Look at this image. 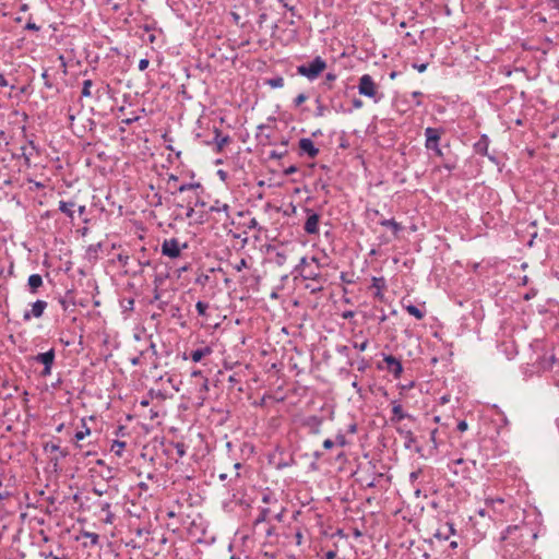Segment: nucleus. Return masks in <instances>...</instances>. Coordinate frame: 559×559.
Returning <instances> with one entry per match:
<instances>
[{
	"instance_id": "nucleus-42",
	"label": "nucleus",
	"mask_w": 559,
	"mask_h": 559,
	"mask_svg": "<svg viewBox=\"0 0 559 559\" xmlns=\"http://www.w3.org/2000/svg\"><path fill=\"white\" fill-rule=\"evenodd\" d=\"M83 536L91 540L92 545H97L99 543V535L92 532H84Z\"/></svg>"
},
{
	"instance_id": "nucleus-16",
	"label": "nucleus",
	"mask_w": 559,
	"mask_h": 559,
	"mask_svg": "<svg viewBox=\"0 0 559 559\" xmlns=\"http://www.w3.org/2000/svg\"><path fill=\"white\" fill-rule=\"evenodd\" d=\"M300 275L302 276V278L316 282L318 284H323L326 281L325 277L320 272H316L310 267H304L300 271Z\"/></svg>"
},
{
	"instance_id": "nucleus-19",
	"label": "nucleus",
	"mask_w": 559,
	"mask_h": 559,
	"mask_svg": "<svg viewBox=\"0 0 559 559\" xmlns=\"http://www.w3.org/2000/svg\"><path fill=\"white\" fill-rule=\"evenodd\" d=\"M229 209L230 206L227 203H222L219 200H215L214 203L210 206V212H217V213H224L226 219H230V223L233 224L234 221L231 219L229 215Z\"/></svg>"
},
{
	"instance_id": "nucleus-62",
	"label": "nucleus",
	"mask_w": 559,
	"mask_h": 559,
	"mask_svg": "<svg viewBox=\"0 0 559 559\" xmlns=\"http://www.w3.org/2000/svg\"><path fill=\"white\" fill-rule=\"evenodd\" d=\"M467 428H468V425H467V423H466L465 420H461V421H459V424H457V430H459L460 432H464V431H466V430H467Z\"/></svg>"
},
{
	"instance_id": "nucleus-52",
	"label": "nucleus",
	"mask_w": 559,
	"mask_h": 559,
	"mask_svg": "<svg viewBox=\"0 0 559 559\" xmlns=\"http://www.w3.org/2000/svg\"><path fill=\"white\" fill-rule=\"evenodd\" d=\"M41 79L44 80V85L45 87L47 88H52V83L51 81L49 80V75H48V72L47 70H45L43 73H41Z\"/></svg>"
},
{
	"instance_id": "nucleus-21",
	"label": "nucleus",
	"mask_w": 559,
	"mask_h": 559,
	"mask_svg": "<svg viewBox=\"0 0 559 559\" xmlns=\"http://www.w3.org/2000/svg\"><path fill=\"white\" fill-rule=\"evenodd\" d=\"M489 142V138L486 134H483L480 139L474 144L475 152L484 156H487Z\"/></svg>"
},
{
	"instance_id": "nucleus-37",
	"label": "nucleus",
	"mask_w": 559,
	"mask_h": 559,
	"mask_svg": "<svg viewBox=\"0 0 559 559\" xmlns=\"http://www.w3.org/2000/svg\"><path fill=\"white\" fill-rule=\"evenodd\" d=\"M287 153H288L287 148H284L282 151L273 150L269 153V158L270 159H282L283 157H285L287 155Z\"/></svg>"
},
{
	"instance_id": "nucleus-29",
	"label": "nucleus",
	"mask_w": 559,
	"mask_h": 559,
	"mask_svg": "<svg viewBox=\"0 0 559 559\" xmlns=\"http://www.w3.org/2000/svg\"><path fill=\"white\" fill-rule=\"evenodd\" d=\"M262 502L273 509L278 506V500L273 492H264L262 495Z\"/></svg>"
},
{
	"instance_id": "nucleus-11",
	"label": "nucleus",
	"mask_w": 559,
	"mask_h": 559,
	"mask_svg": "<svg viewBox=\"0 0 559 559\" xmlns=\"http://www.w3.org/2000/svg\"><path fill=\"white\" fill-rule=\"evenodd\" d=\"M31 306H32L31 310L25 311L23 314L24 321H29L32 318H37V319L40 318L44 314L48 304L45 300L38 299L35 302H33Z\"/></svg>"
},
{
	"instance_id": "nucleus-40",
	"label": "nucleus",
	"mask_w": 559,
	"mask_h": 559,
	"mask_svg": "<svg viewBox=\"0 0 559 559\" xmlns=\"http://www.w3.org/2000/svg\"><path fill=\"white\" fill-rule=\"evenodd\" d=\"M330 104H331V107L336 111V112H352V110H347L344 108V106L340 103H336L335 99L332 97L330 98Z\"/></svg>"
},
{
	"instance_id": "nucleus-24",
	"label": "nucleus",
	"mask_w": 559,
	"mask_h": 559,
	"mask_svg": "<svg viewBox=\"0 0 559 559\" xmlns=\"http://www.w3.org/2000/svg\"><path fill=\"white\" fill-rule=\"evenodd\" d=\"M75 202L73 201H63L59 202V211L66 214L71 221L74 218V210Z\"/></svg>"
},
{
	"instance_id": "nucleus-6",
	"label": "nucleus",
	"mask_w": 559,
	"mask_h": 559,
	"mask_svg": "<svg viewBox=\"0 0 559 559\" xmlns=\"http://www.w3.org/2000/svg\"><path fill=\"white\" fill-rule=\"evenodd\" d=\"M240 474L237 472L235 478L229 479V481L225 485L228 490L229 500L236 504L242 506L245 502L242 500L243 493L241 487L239 486Z\"/></svg>"
},
{
	"instance_id": "nucleus-33",
	"label": "nucleus",
	"mask_w": 559,
	"mask_h": 559,
	"mask_svg": "<svg viewBox=\"0 0 559 559\" xmlns=\"http://www.w3.org/2000/svg\"><path fill=\"white\" fill-rule=\"evenodd\" d=\"M126 448L124 441L115 440L111 444V452H114L117 456H121L123 449Z\"/></svg>"
},
{
	"instance_id": "nucleus-55",
	"label": "nucleus",
	"mask_w": 559,
	"mask_h": 559,
	"mask_svg": "<svg viewBox=\"0 0 559 559\" xmlns=\"http://www.w3.org/2000/svg\"><path fill=\"white\" fill-rule=\"evenodd\" d=\"M306 287L310 289L312 294L320 293L323 290L322 284H319L318 286H316V284H308Z\"/></svg>"
},
{
	"instance_id": "nucleus-48",
	"label": "nucleus",
	"mask_w": 559,
	"mask_h": 559,
	"mask_svg": "<svg viewBox=\"0 0 559 559\" xmlns=\"http://www.w3.org/2000/svg\"><path fill=\"white\" fill-rule=\"evenodd\" d=\"M368 345H369V341L368 340H365L361 343L353 342V347L358 349V350H360V352L366 350Z\"/></svg>"
},
{
	"instance_id": "nucleus-56",
	"label": "nucleus",
	"mask_w": 559,
	"mask_h": 559,
	"mask_svg": "<svg viewBox=\"0 0 559 559\" xmlns=\"http://www.w3.org/2000/svg\"><path fill=\"white\" fill-rule=\"evenodd\" d=\"M423 96V93L419 91H415L412 93V97L416 99L415 105L417 107H420L423 105L420 97Z\"/></svg>"
},
{
	"instance_id": "nucleus-8",
	"label": "nucleus",
	"mask_w": 559,
	"mask_h": 559,
	"mask_svg": "<svg viewBox=\"0 0 559 559\" xmlns=\"http://www.w3.org/2000/svg\"><path fill=\"white\" fill-rule=\"evenodd\" d=\"M396 432L399 433V436L401 438L404 439V448L405 449H407V450L415 449V451L417 453H420L421 448L415 447L417 440L411 429L406 428L405 426H399V427H396Z\"/></svg>"
},
{
	"instance_id": "nucleus-15",
	"label": "nucleus",
	"mask_w": 559,
	"mask_h": 559,
	"mask_svg": "<svg viewBox=\"0 0 559 559\" xmlns=\"http://www.w3.org/2000/svg\"><path fill=\"white\" fill-rule=\"evenodd\" d=\"M455 534L454 524L447 522L443 525H441L436 533L433 534V537L439 540H448L451 535Z\"/></svg>"
},
{
	"instance_id": "nucleus-58",
	"label": "nucleus",
	"mask_w": 559,
	"mask_h": 559,
	"mask_svg": "<svg viewBox=\"0 0 559 559\" xmlns=\"http://www.w3.org/2000/svg\"><path fill=\"white\" fill-rule=\"evenodd\" d=\"M297 171H298V167L295 166V165H292V166L287 167L286 169H284L283 173H284L285 176H289V175H293V174H295Z\"/></svg>"
},
{
	"instance_id": "nucleus-26",
	"label": "nucleus",
	"mask_w": 559,
	"mask_h": 559,
	"mask_svg": "<svg viewBox=\"0 0 559 559\" xmlns=\"http://www.w3.org/2000/svg\"><path fill=\"white\" fill-rule=\"evenodd\" d=\"M336 353L347 358L346 365L349 367H353L355 365V361L349 356V347L347 345H336L335 347Z\"/></svg>"
},
{
	"instance_id": "nucleus-39",
	"label": "nucleus",
	"mask_w": 559,
	"mask_h": 559,
	"mask_svg": "<svg viewBox=\"0 0 559 559\" xmlns=\"http://www.w3.org/2000/svg\"><path fill=\"white\" fill-rule=\"evenodd\" d=\"M369 361L365 357H359L357 360V370L359 372H365L369 368Z\"/></svg>"
},
{
	"instance_id": "nucleus-1",
	"label": "nucleus",
	"mask_w": 559,
	"mask_h": 559,
	"mask_svg": "<svg viewBox=\"0 0 559 559\" xmlns=\"http://www.w3.org/2000/svg\"><path fill=\"white\" fill-rule=\"evenodd\" d=\"M530 535L533 539L537 537V534L533 533L525 524L509 525L503 532L501 538L512 546L521 547L523 546V537Z\"/></svg>"
},
{
	"instance_id": "nucleus-4",
	"label": "nucleus",
	"mask_w": 559,
	"mask_h": 559,
	"mask_svg": "<svg viewBox=\"0 0 559 559\" xmlns=\"http://www.w3.org/2000/svg\"><path fill=\"white\" fill-rule=\"evenodd\" d=\"M381 355L383 359L382 361L377 362V369L381 371L385 370L391 373L394 379H399L403 373V365L401 359L384 353Z\"/></svg>"
},
{
	"instance_id": "nucleus-7",
	"label": "nucleus",
	"mask_w": 559,
	"mask_h": 559,
	"mask_svg": "<svg viewBox=\"0 0 559 559\" xmlns=\"http://www.w3.org/2000/svg\"><path fill=\"white\" fill-rule=\"evenodd\" d=\"M304 211L307 215L306 222L304 224L305 233L308 235H318L319 234V223H320V217H321L320 214H318L310 207H305Z\"/></svg>"
},
{
	"instance_id": "nucleus-10",
	"label": "nucleus",
	"mask_w": 559,
	"mask_h": 559,
	"mask_svg": "<svg viewBox=\"0 0 559 559\" xmlns=\"http://www.w3.org/2000/svg\"><path fill=\"white\" fill-rule=\"evenodd\" d=\"M391 404H392V416L390 418L391 424H399L403 419H409L412 421L415 420V417L412 414H409L403 409V407L399 401H392Z\"/></svg>"
},
{
	"instance_id": "nucleus-5",
	"label": "nucleus",
	"mask_w": 559,
	"mask_h": 559,
	"mask_svg": "<svg viewBox=\"0 0 559 559\" xmlns=\"http://www.w3.org/2000/svg\"><path fill=\"white\" fill-rule=\"evenodd\" d=\"M445 133L444 128L428 127L425 129V147L426 150L437 148L440 146L441 136Z\"/></svg>"
},
{
	"instance_id": "nucleus-30",
	"label": "nucleus",
	"mask_w": 559,
	"mask_h": 559,
	"mask_svg": "<svg viewBox=\"0 0 559 559\" xmlns=\"http://www.w3.org/2000/svg\"><path fill=\"white\" fill-rule=\"evenodd\" d=\"M82 423V430H78L74 435V440L75 441H81L83 440L86 436H88L91 433V429L86 426V423H85V419H82L81 420Z\"/></svg>"
},
{
	"instance_id": "nucleus-20",
	"label": "nucleus",
	"mask_w": 559,
	"mask_h": 559,
	"mask_svg": "<svg viewBox=\"0 0 559 559\" xmlns=\"http://www.w3.org/2000/svg\"><path fill=\"white\" fill-rule=\"evenodd\" d=\"M323 419L319 416H310L306 419L305 425L310 428V431L314 435L320 433Z\"/></svg>"
},
{
	"instance_id": "nucleus-14",
	"label": "nucleus",
	"mask_w": 559,
	"mask_h": 559,
	"mask_svg": "<svg viewBox=\"0 0 559 559\" xmlns=\"http://www.w3.org/2000/svg\"><path fill=\"white\" fill-rule=\"evenodd\" d=\"M231 142V139L227 134H223V132L218 128H214V138L211 142H207V144H215V152L221 153L223 152L225 145Z\"/></svg>"
},
{
	"instance_id": "nucleus-59",
	"label": "nucleus",
	"mask_w": 559,
	"mask_h": 559,
	"mask_svg": "<svg viewBox=\"0 0 559 559\" xmlns=\"http://www.w3.org/2000/svg\"><path fill=\"white\" fill-rule=\"evenodd\" d=\"M51 368H52V365H49V364H48V365H46V366H44V368H43V370H41V372H40V376H41V377H48V376H50V374H51Z\"/></svg>"
},
{
	"instance_id": "nucleus-47",
	"label": "nucleus",
	"mask_w": 559,
	"mask_h": 559,
	"mask_svg": "<svg viewBox=\"0 0 559 559\" xmlns=\"http://www.w3.org/2000/svg\"><path fill=\"white\" fill-rule=\"evenodd\" d=\"M308 99V96L304 93H300L298 94L295 98H294V106L295 107H299L301 104H304L306 100Z\"/></svg>"
},
{
	"instance_id": "nucleus-9",
	"label": "nucleus",
	"mask_w": 559,
	"mask_h": 559,
	"mask_svg": "<svg viewBox=\"0 0 559 559\" xmlns=\"http://www.w3.org/2000/svg\"><path fill=\"white\" fill-rule=\"evenodd\" d=\"M181 247L177 238L165 239L162 243V254L171 259L178 258Z\"/></svg>"
},
{
	"instance_id": "nucleus-31",
	"label": "nucleus",
	"mask_w": 559,
	"mask_h": 559,
	"mask_svg": "<svg viewBox=\"0 0 559 559\" xmlns=\"http://www.w3.org/2000/svg\"><path fill=\"white\" fill-rule=\"evenodd\" d=\"M314 102H316V105H317V108H316V111H314V116L318 117V118L323 117L326 114V111H328V107L322 103L320 96H318Z\"/></svg>"
},
{
	"instance_id": "nucleus-46",
	"label": "nucleus",
	"mask_w": 559,
	"mask_h": 559,
	"mask_svg": "<svg viewBox=\"0 0 559 559\" xmlns=\"http://www.w3.org/2000/svg\"><path fill=\"white\" fill-rule=\"evenodd\" d=\"M334 444H337L340 447H345L347 444V440L344 433L338 432L335 437Z\"/></svg>"
},
{
	"instance_id": "nucleus-22",
	"label": "nucleus",
	"mask_w": 559,
	"mask_h": 559,
	"mask_svg": "<svg viewBox=\"0 0 559 559\" xmlns=\"http://www.w3.org/2000/svg\"><path fill=\"white\" fill-rule=\"evenodd\" d=\"M274 509L272 507H263L260 508L259 515L254 520V526H258L261 523L270 521L271 516L273 515Z\"/></svg>"
},
{
	"instance_id": "nucleus-28",
	"label": "nucleus",
	"mask_w": 559,
	"mask_h": 559,
	"mask_svg": "<svg viewBox=\"0 0 559 559\" xmlns=\"http://www.w3.org/2000/svg\"><path fill=\"white\" fill-rule=\"evenodd\" d=\"M404 308L411 316L415 317L417 320H421L425 317V311L419 309L415 305L409 304L407 306H404Z\"/></svg>"
},
{
	"instance_id": "nucleus-27",
	"label": "nucleus",
	"mask_w": 559,
	"mask_h": 559,
	"mask_svg": "<svg viewBox=\"0 0 559 559\" xmlns=\"http://www.w3.org/2000/svg\"><path fill=\"white\" fill-rule=\"evenodd\" d=\"M175 188V192H186V191H190V190H195V189H199V188H202L201 183L200 182H187V183H182L178 187H174Z\"/></svg>"
},
{
	"instance_id": "nucleus-32",
	"label": "nucleus",
	"mask_w": 559,
	"mask_h": 559,
	"mask_svg": "<svg viewBox=\"0 0 559 559\" xmlns=\"http://www.w3.org/2000/svg\"><path fill=\"white\" fill-rule=\"evenodd\" d=\"M265 84L272 88H281L284 86V79L282 76L270 78L265 81Z\"/></svg>"
},
{
	"instance_id": "nucleus-12",
	"label": "nucleus",
	"mask_w": 559,
	"mask_h": 559,
	"mask_svg": "<svg viewBox=\"0 0 559 559\" xmlns=\"http://www.w3.org/2000/svg\"><path fill=\"white\" fill-rule=\"evenodd\" d=\"M386 287H388L386 281L383 276H381V277L373 276L371 278L370 288L374 289V293H373L374 299H377L379 301H383L384 300L383 292L386 289Z\"/></svg>"
},
{
	"instance_id": "nucleus-44",
	"label": "nucleus",
	"mask_w": 559,
	"mask_h": 559,
	"mask_svg": "<svg viewBox=\"0 0 559 559\" xmlns=\"http://www.w3.org/2000/svg\"><path fill=\"white\" fill-rule=\"evenodd\" d=\"M284 511L285 509L282 507V506H277L274 508V512H273V518L281 522L283 520V514H284Z\"/></svg>"
},
{
	"instance_id": "nucleus-35",
	"label": "nucleus",
	"mask_w": 559,
	"mask_h": 559,
	"mask_svg": "<svg viewBox=\"0 0 559 559\" xmlns=\"http://www.w3.org/2000/svg\"><path fill=\"white\" fill-rule=\"evenodd\" d=\"M195 309H197V312L199 316L201 317H206V311L209 309V304L205 302V301H202V300H199L197 304H195Z\"/></svg>"
},
{
	"instance_id": "nucleus-41",
	"label": "nucleus",
	"mask_w": 559,
	"mask_h": 559,
	"mask_svg": "<svg viewBox=\"0 0 559 559\" xmlns=\"http://www.w3.org/2000/svg\"><path fill=\"white\" fill-rule=\"evenodd\" d=\"M24 29L32 31V32H38L40 29V26L33 22L32 15L28 16L27 23L24 26Z\"/></svg>"
},
{
	"instance_id": "nucleus-18",
	"label": "nucleus",
	"mask_w": 559,
	"mask_h": 559,
	"mask_svg": "<svg viewBox=\"0 0 559 559\" xmlns=\"http://www.w3.org/2000/svg\"><path fill=\"white\" fill-rule=\"evenodd\" d=\"M55 357H56L55 349L50 348L49 350H47L45 353L37 354L33 359L36 362H39V364H43L44 366H46L48 364L53 365Z\"/></svg>"
},
{
	"instance_id": "nucleus-63",
	"label": "nucleus",
	"mask_w": 559,
	"mask_h": 559,
	"mask_svg": "<svg viewBox=\"0 0 559 559\" xmlns=\"http://www.w3.org/2000/svg\"><path fill=\"white\" fill-rule=\"evenodd\" d=\"M286 260V255L282 252L276 253V262L277 264L282 265Z\"/></svg>"
},
{
	"instance_id": "nucleus-23",
	"label": "nucleus",
	"mask_w": 559,
	"mask_h": 559,
	"mask_svg": "<svg viewBox=\"0 0 559 559\" xmlns=\"http://www.w3.org/2000/svg\"><path fill=\"white\" fill-rule=\"evenodd\" d=\"M212 354V348L210 346H205L202 348L194 349L190 353V358L193 362L201 361L205 356Z\"/></svg>"
},
{
	"instance_id": "nucleus-34",
	"label": "nucleus",
	"mask_w": 559,
	"mask_h": 559,
	"mask_svg": "<svg viewBox=\"0 0 559 559\" xmlns=\"http://www.w3.org/2000/svg\"><path fill=\"white\" fill-rule=\"evenodd\" d=\"M44 450L46 452H60L61 453V456L64 457L68 453L62 451L60 445L57 444V443H53V442H47L45 445H44Z\"/></svg>"
},
{
	"instance_id": "nucleus-53",
	"label": "nucleus",
	"mask_w": 559,
	"mask_h": 559,
	"mask_svg": "<svg viewBox=\"0 0 559 559\" xmlns=\"http://www.w3.org/2000/svg\"><path fill=\"white\" fill-rule=\"evenodd\" d=\"M133 306H134V299L129 298V299L122 300V307L124 310H133Z\"/></svg>"
},
{
	"instance_id": "nucleus-17",
	"label": "nucleus",
	"mask_w": 559,
	"mask_h": 559,
	"mask_svg": "<svg viewBox=\"0 0 559 559\" xmlns=\"http://www.w3.org/2000/svg\"><path fill=\"white\" fill-rule=\"evenodd\" d=\"M43 277L40 274H32L27 280V287L32 295H36L38 289L43 286Z\"/></svg>"
},
{
	"instance_id": "nucleus-2",
	"label": "nucleus",
	"mask_w": 559,
	"mask_h": 559,
	"mask_svg": "<svg viewBox=\"0 0 559 559\" xmlns=\"http://www.w3.org/2000/svg\"><path fill=\"white\" fill-rule=\"evenodd\" d=\"M325 69L326 61L322 57L317 56L311 61L298 66L297 73L309 81H314Z\"/></svg>"
},
{
	"instance_id": "nucleus-25",
	"label": "nucleus",
	"mask_w": 559,
	"mask_h": 559,
	"mask_svg": "<svg viewBox=\"0 0 559 559\" xmlns=\"http://www.w3.org/2000/svg\"><path fill=\"white\" fill-rule=\"evenodd\" d=\"M379 224L383 227L391 228L394 236H397L403 230V226L400 223H397L394 218H383L379 222Z\"/></svg>"
},
{
	"instance_id": "nucleus-60",
	"label": "nucleus",
	"mask_w": 559,
	"mask_h": 559,
	"mask_svg": "<svg viewBox=\"0 0 559 559\" xmlns=\"http://www.w3.org/2000/svg\"><path fill=\"white\" fill-rule=\"evenodd\" d=\"M293 463H294V460H293V457H290V459H289V461H282V462H280V463H277V466H276V467H277L278 469H282V468H284V467H288V466H290Z\"/></svg>"
},
{
	"instance_id": "nucleus-57",
	"label": "nucleus",
	"mask_w": 559,
	"mask_h": 559,
	"mask_svg": "<svg viewBox=\"0 0 559 559\" xmlns=\"http://www.w3.org/2000/svg\"><path fill=\"white\" fill-rule=\"evenodd\" d=\"M148 64H150L148 59H146V58L141 59L139 61V70L140 71H145L147 69Z\"/></svg>"
},
{
	"instance_id": "nucleus-3",
	"label": "nucleus",
	"mask_w": 559,
	"mask_h": 559,
	"mask_svg": "<svg viewBox=\"0 0 559 559\" xmlns=\"http://www.w3.org/2000/svg\"><path fill=\"white\" fill-rule=\"evenodd\" d=\"M358 93L362 96L373 99L374 103H379L383 97V93L379 92V87L369 74H364L359 79Z\"/></svg>"
},
{
	"instance_id": "nucleus-61",
	"label": "nucleus",
	"mask_w": 559,
	"mask_h": 559,
	"mask_svg": "<svg viewBox=\"0 0 559 559\" xmlns=\"http://www.w3.org/2000/svg\"><path fill=\"white\" fill-rule=\"evenodd\" d=\"M281 3H283V7L286 8L292 15H296V8L293 5H289L285 0H280Z\"/></svg>"
},
{
	"instance_id": "nucleus-64",
	"label": "nucleus",
	"mask_w": 559,
	"mask_h": 559,
	"mask_svg": "<svg viewBox=\"0 0 559 559\" xmlns=\"http://www.w3.org/2000/svg\"><path fill=\"white\" fill-rule=\"evenodd\" d=\"M336 552L334 550H329L324 554V559H335Z\"/></svg>"
},
{
	"instance_id": "nucleus-50",
	"label": "nucleus",
	"mask_w": 559,
	"mask_h": 559,
	"mask_svg": "<svg viewBox=\"0 0 559 559\" xmlns=\"http://www.w3.org/2000/svg\"><path fill=\"white\" fill-rule=\"evenodd\" d=\"M117 260L118 262L122 265V266H126L128 265L129 263V260H130V257L128 254H124V253H119L117 255Z\"/></svg>"
},
{
	"instance_id": "nucleus-13",
	"label": "nucleus",
	"mask_w": 559,
	"mask_h": 559,
	"mask_svg": "<svg viewBox=\"0 0 559 559\" xmlns=\"http://www.w3.org/2000/svg\"><path fill=\"white\" fill-rule=\"evenodd\" d=\"M300 154H305L310 158H314L319 154V148L314 145L313 141L309 138L299 140Z\"/></svg>"
},
{
	"instance_id": "nucleus-43",
	"label": "nucleus",
	"mask_w": 559,
	"mask_h": 559,
	"mask_svg": "<svg viewBox=\"0 0 559 559\" xmlns=\"http://www.w3.org/2000/svg\"><path fill=\"white\" fill-rule=\"evenodd\" d=\"M442 167L444 169H447L448 171H452L456 168V163H455V160H453L451 158H444Z\"/></svg>"
},
{
	"instance_id": "nucleus-45",
	"label": "nucleus",
	"mask_w": 559,
	"mask_h": 559,
	"mask_svg": "<svg viewBox=\"0 0 559 559\" xmlns=\"http://www.w3.org/2000/svg\"><path fill=\"white\" fill-rule=\"evenodd\" d=\"M233 267L237 272H241L243 269L248 267L247 260L245 258L240 259L237 263L233 264Z\"/></svg>"
},
{
	"instance_id": "nucleus-38",
	"label": "nucleus",
	"mask_w": 559,
	"mask_h": 559,
	"mask_svg": "<svg viewBox=\"0 0 559 559\" xmlns=\"http://www.w3.org/2000/svg\"><path fill=\"white\" fill-rule=\"evenodd\" d=\"M93 85V81L92 80H85L83 82V87H82V92H81V96L82 97H91L92 93H91V87Z\"/></svg>"
},
{
	"instance_id": "nucleus-49",
	"label": "nucleus",
	"mask_w": 559,
	"mask_h": 559,
	"mask_svg": "<svg viewBox=\"0 0 559 559\" xmlns=\"http://www.w3.org/2000/svg\"><path fill=\"white\" fill-rule=\"evenodd\" d=\"M304 267H310V266H309V263H308V259H307L306 257H302V258L300 259V262H299V264H298V265H296L295 271L300 273V271H301Z\"/></svg>"
},
{
	"instance_id": "nucleus-54",
	"label": "nucleus",
	"mask_w": 559,
	"mask_h": 559,
	"mask_svg": "<svg viewBox=\"0 0 559 559\" xmlns=\"http://www.w3.org/2000/svg\"><path fill=\"white\" fill-rule=\"evenodd\" d=\"M0 180H2L3 185L10 186L12 183L11 178L3 173V169L0 167Z\"/></svg>"
},
{
	"instance_id": "nucleus-36",
	"label": "nucleus",
	"mask_w": 559,
	"mask_h": 559,
	"mask_svg": "<svg viewBox=\"0 0 559 559\" xmlns=\"http://www.w3.org/2000/svg\"><path fill=\"white\" fill-rule=\"evenodd\" d=\"M336 78L337 76L335 73L329 72L325 75V80L322 82V86L326 90H332V83L336 80Z\"/></svg>"
},
{
	"instance_id": "nucleus-51",
	"label": "nucleus",
	"mask_w": 559,
	"mask_h": 559,
	"mask_svg": "<svg viewBox=\"0 0 559 559\" xmlns=\"http://www.w3.org/2000/svg\"><path fill=\"white\" fill-rule=\"evenodd\" d=\"M316 187L320 188V190H322L325 194L330 193L329 185L326 182L322 181V179H319L317 181Z\"/></svg>"
}]
</instances>
